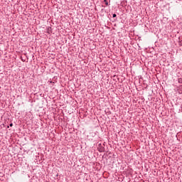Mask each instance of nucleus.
I'll list each match as a JSON object with an SVG mask.
<instances>
[{"label": "nucleus", "instance_id": "nucleus-3", "mask_svg": "<svg viewBox=\"0 0 182 182\" xmlns=\"http://www.w3.org/2000/svg\"><path fill=\"white\" fill-rule=\"evenodd\" d=\"M117 16V15H116V14H112V18H115Z\"/></svg>", "mask_w": 182, "mask_h": 182}, {"label": "nucleus", "instance_id": "nucleus-6", "mask_svg": "<svg viewBox=\"0 0 182 182\" xmlns=\"http://www.w3.org/2000/svg\"><path fill=\"white\" fill-rule=\"evenodd\" d=\"M180 45H181V46H182V39H181V41H180Z\"/></svg>", "mask_w": 182, "mask_h": 182}, {"label": "nucleus", "instance_id": "nucleus-5", "mask_svg": "<svg viewBox=\"0 0 182 182\" xmlns=\"http://www.w3.org/2000/svg\"><path fill=\"white\" fill-rule=\"evenodd\" d=\"M9 126H10V127H12V126H14V124H13V123H11V124H9Z\"/></svg>", "mask_w": 182, "mask_h": 182}, {"label": "nucleus", "instance_id": "nucleus-8", "mask_svg": "<svg viewBox=\"0 0 182 182\" xmlns=\"http://www.w3.org/2000/svg\"><path fill=\"white\" fill-rule=\"evenodd\" d=\"M7 129H9V126L7 127Z\"/></svg>", "mask_w": 182, "mask_h": 182}, {"label": "nucleus", "instance_id": "nucleus-1", "mask_svg": "<svg viewBox=\"0 0 182 182\" xmlns=\"http://www.w3.org/2000/svg\"><path fill=\"white\" fill-rule=\"evenodd\" d=\"M98 151H100V153H103V151H105V146H102V144H98Z\"/></svg>", "mask_w": 182, "mask_h": 182}, {"label": "nucleus", "instance_id": "nucleus-7", "mask_svg": "<svg viewBox=\"0 0 182 182\" xmlns=\"http://www.w3.org/2000/svg\"><path fill=\"white\" fill-rule=\"evenodd\" d=\"M117 21V18H114V21Z\"/></svg>", "mask_w": 182, "mask_h": 182}, {"label": "nucleus", "instance_id": "nucleus-2", "mask_svg": "<svg viewBox=\"0 0 182 182\" xmlns=\"http://www.w3.org/2000/svg\"><path fill=\"white\" fill-rule=\"evenodd\" d=\"M104 2L107 6L109 5V1H107V0H104Z\"/></svg>", "mask_w": 182, "mask_h": 182}, {"label": "nucleus", "instance_id": "nucleus-4", "mask_svg": "<svg viewBox=\"0 0 182 182\" xmlns=\"http://www.w3.org/2000/svg\"><path fill=\"white\" fill-rule=\"evenodd\" d=\"M178 83H182V78L178 79Z\"/></svg>", "mask_w": 182, "mask_h": 182}]
</instances>
